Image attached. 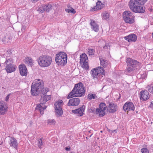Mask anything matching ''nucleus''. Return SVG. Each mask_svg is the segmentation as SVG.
Segmentation results:
<instances>
[{
    "mask_svg": "<svg viewBox=\"0 0 153 153\" xmlns=\"http://www.w3.org/2000/svg\"><path fill=\"white\" fill-rule=\"evenodd\" d=\"M149 91L153 94V84H151L150 85H148L146 88Z\"/></svg>",
    "mask_w": 153,
    "mask_h": 153,
    "instance_id": "obj_35",
    "label": "nucleus"
},
{
    "mask_svg": "<svg viewBox=\"0 0 153 153\" xmlns=\"http://www.w3.org/2000/svg\"><path fill=\"white\" fill-rule=\"evenodd\" d=\"M108 47H109V46H107V45H105L104 47V49H108Z\"/></svg>",
    "mask_w": 153,
    "mask_h": 153,
    "instance_id": "obj_46",
    "label": "nucleus"
},
{
    "mask_svg": "<svg viewBox=\"0 0 153 153\" xmlns=\"http://www.w3.org/2000/svg\"><path fill=\"white\" fill-rule=\"evenodd\" d=\"M109 14L106 11L104 12L102 14V18L103 19L106 20L109 18Z\"/></svg>",
    "mask_w": 153,
    "mask_h": 153,
    "instance_id": "obj_31",
    "label": "nucleus"
},
{
    "mask_svg": "<svg viewBox=\"0 0 153 153\" xmlns=\"http://www.w3.org/2000/svg\"><path fill=\"white\" fill-rule=\"evenodd\" d=\"M85 88L82 82H80L75 84L71 92L68 97L69 99L72 97H80L84 96L85 94Z\"/></svg>",
    "mask_w": 153,
    "mask_h": 153,
    "instance_id": "obj_1",
    "label": "nucleus"
},
{
    "mask_svg": "<svg viewBox=\"0 0 153 153\" xmlns=\"http://www.w3.org/2000/svg\"><path fill=\"white\" fill-rule=\"evenodd\" d=\"M55 109L56 115L60 116L62 114L63 111L62 110L61 107L55 106Z\"/></svg>",
    "mask_w": 153,
    "mask_h": 153,
    "instance_id": "obj_27",
    "label": "nucleus"
},
{
    "mask_svg": "<svg viewBox=\"0 0 153 153\" xmlns=\"http://www.w3.org/2000/svg\"><path fill=\"white\" fill-rule=\"evenodd\" d=\"M88 55L90 56H91L94 55L95 51L92 49H89L88 50Z\"/></svg>",
    "mask_w": 153,
    "mask_h": 153,
    "instance_id": "obj_36",
    "label": "nucleus"
},
{
    "mask_svg": "<svg viewBox=\"0 0 153 153\" xmlns=\"http://www.w3.org/2000/svg\"><path fill=\"white\" fill-rule=\"evenodd\" d=\"M70 153H73V152H71Z\"/></svg>",
    "mask_w": 153,
    "mask_h": 153,
    "instance_id": "obj_51",
    "label": "nucleus"
},
{
    "mask_svg": "<svg viewBox=\"0 0 153 153\" xmlns=\"http://www.w3.org/2000/svg\"><path fill=\"white\" fill-rule=\"evenodd\" d=\"M97 70V68H96L91 70V76L94 79L95 78H97V76L99 74V71Z\"/></svg>",
    "mask_w": 153,
    "mask_h": 153,
    "instance_id": "obj_25",
    "label": "nucleus"
},
{
    "mask_svg": "<svg viewBox=\"0 0 153 153\" xmlns=\"http://www.w3.org/2000/svg\"><path fill=\"white\" fill-rule=\"evenodd\" d=\"M126 62L128 65L135 67H137L138 64V62L137 61L129 58L127 59Z\"/></svg>",
    "mask_w": 153,
    "mask_h": 153,
    "instance_id": "obj_16",
    "label": "nucleus"
},
{
    "mask_svg": "<svg viewBox=\"0 0 153 153\" xmlns=\"http://www.w3.org/2000/svg\"><path fill=\"white\" fill-rule=\"evenodd\" d=\"M24 29H25V28L24 27H22V30H23Z\"/></svg>",
    "mask_w": 153,
    "mask_h": 153,
    "instance_id": "obj_49",
    "label": "nucleus"
},
{
    "mask_svg": "<svg viewBox=\"0 0 153 153\" xmlns=\"http://www.w3.org/2000/svg\"><path fill=\"white\" fill-rule=\"evenodd\" d=\"M91 28L96 32H97L99 30L98 25L93 20H91L90 22Z\"/></svg>",
    "mask_w": 153,
    "mask_h": 153,
    "instance_id": "obj_21",
    "label": "nucleus"
},
{
    "mask_svg": "<svg viewBox=\"0 0 153 153\" xmlns=\"http://www.w3.org/2000/svg\"><path fill=\"white\" fill-rule=\"evenodd\" d=\"M9 97H10V94H8L6 97V99H5V101H8V100H9Z\"/></svg>",
    "mask_w": 153,
    "mask_h": 153,
    "instance_id": "obj_42",
    "label": "nucleus"
},
{
    "mask_svg": "<svg viewBox=\"0 0 153 153\" xmlns=\"http://www.w3.org/2000/svg\"><path fill=\"white\" fill-rule=\"evenodd\" d=\"M67 60V55L64 52H61L56 55L55 57L56 63L60 66H64L66 64Z\"/></svg>",
    "mask_w": 153,
    "mask_h": 153,
    "instance_id": "obj_5",
    "label": "nucleus"
},
{
    "mask_svg": "<svg viewBox=\"0 0 153 153\" xmlns=\"http://www.w3.org/2000/svg\"><path fill=\"white\" fill-rule=\"evenodd\" d=\"M52 9V6L51 4H48L46 5H43L42 7L39 8L38 10L41 13H43L45 11L48 12Z\"/></svg>",
    "mask_w": 153,
    "mask_h": 153,
    "instance_id": "obj_15",
    "label": "nucleus"
},
{
    "mask_svg": "<svg viewBox=\"0 0 153 153\" xmlns=\"http://www.w3.org/2000/svg\"><path fill=\"white\" fill-rule=\"evenodd\" d=\"M51 98L50 95H48L43 94L40 99V103L39 104L37 105L36 107L35 108V111H38L41 115L43 114L44 110L46 109L47 106L43 107V105L44 103L50 100Z\"/></svg>",
    "mask_w": 153,
    "mask_h": 153,
    "instance_id": "obj_3",
    "label": "nucleus"
},
{
    "mask_svg": "<svg viewBox=\"0 0 153 153\" xmlns=\"http://www.w3.org/2000/svg\"><path fill=\"white\" fill-rule=\"evenodd\" d=\"M39 0H31V1H32V2H36Z\"/></svg>",
    "mask_w": 153,
    "mask_h": 153,
    "instance_id": "obj_47",
    "label": "nucleus"
},
{
    "mask_svg": "<svg viewBox=\"0 0 153 153\" xmlns=\"http://www.w3.org/2000/svg\"><path fill=\"white\" fill-rule=\"evenodd\" d=\"M70 9H71L70 10L71 13L74 14L75 13H76V11H75V10L72 7H70Z\"/></svg>",
    "mask_w": 153,
    "mask_h": 153,
    "instance_id": "obj_41",
    "label": "nucleus"
},
{
    "mask_svg": "<svg viewBox=\"0 0 153 153\" xmlns=\"http://www.w3.org/2000/svg\"><path fill=\"white\" fill-rule=\"evenodd\" d=\"M33 61L31 58L30 57H27L25 59V63L28 66L32 67L33 65Z\"/></svg>",
    "mask_w": 153,
    "mask_h": 153,
    "instance_id": "obj_24",
    "label": "nucleus"
},
{
    "mask_svg": "<svg viewBox=\"0 0 153 153\" xmlns=\"http://www.w3.org/2000/svg\"><path fill=\"white\" fill-rule=\"evenodd\" d=\"M123 16L124 21L126 23L131 24L134 22V17L132 13L129 11H125L123 13Z\"/></svg>",
    "mask_w": 153,
    "mask_h": 153,
    "instance_id": "obj_7",
    "label": "nucleus"
},
{
    "mask_svg": "<svg viewBox=\"0 0 153 153\" xmlns=\"http://www.w3.org/2000/svg\"><path fill=\"white\" fill-rule=\"evenodd\" d=\"M100 60L101 65L104 68L107 67L109 64V62L102 58L100 57Z\"/></svg>",
    "mask_w": 153,
    "mask_h": 153,
    "instance_id": "obj_23",
    "label": "nucleus"
},
{
    "mask_svg": "<svg viewBox=\"0 0 153 153\" xmlns=\"http://www.w3.org/2000/svg\"><path fill=\"white\" fill-rule=\"evenodd\" d=\"M38 64L42 67L49 66L52 62V57L49 56L42 55L39 56L36 60Z\"/></svg>",
    "mask_w": 153,
    "mask_h": 153,
    "instance_id": "obj_4",
    "label": "nucleus"
},
{
    "mask_svg": "<svg viewBox=\"0 0 153 153\" xmlns=\"http://www.w3.org/2000/svg\"><path fill=\"white\" fill-rule=\"evenodd\" d=\"M135 67L127 65V67L126 69V71L128 73H131L135 70Z\"/></svg>",
    "mask_w": 153,
    "mask_h": 153,
    "instance_id": "obj_29",
    "label": "nucleus"
},
{
    "mask_svg": "<svg viewBox=\"0 0 153 153\" xmlns=\"http://www.w3.org/2000/svg\"><path fill=\"white\" fill-rule=\"evenodd\" d=\"M96 5L98 10L101 9L104 6V4L101 3V1L99 0H98L96 3Z\"/></svg>",
    "mask_w": 153,
    "mask_h": 153,
    "instance_id": "obj_30",
    "label": "nucleus"
},
{
    "mask_svg": "<svg viewBox=\"0 0 153 153\" xmlns=\"http://www.w3.org/2000/svg\"><path fill=\"white\" fill-rule=\"evenodd\" d=\"M42 138H41L38 139V146L39 147H40L41 146L43 145V143L42 142Z\"/></svg>",
    "mask_w": 153,
    "mask_h": 153,
    "instance_id": "obj_38",
    "label": "nucleus"
},
{
    "mask_svg": "<svg viewBox=\"0 0 153 153\" xmlns=\"http://www.w3.org/2000/svg\"><path fill=\"white\" fill-rule=\"evenodd\" d=\"M149 97V93L147 90H143L140 93V97L141 100L146 101L148 99Z\"/></svg>",
    "mask_w": 153,
    "mask_h": 153,
    "instance_id": "obj_11",
    "label": "nucleus"
},
{
    "mask_svg": "<svg viewBox=\"0 0 153 153\" xmlns=\"http://www.w3.org/2000/svg\"><path fill=\"white\" fill-rule=\"evenodd\" d=\"M147 0H130L129 2V4L131 2L134 3L135 5H141L143 4Z\"/></svg>",
    "mask_w": 153,
    "mask_h": 153,
    "instance_id": "obj_22",
    "label": "nucleus"
},
{
    "mask_svg": "<svg viewBox=\"0 0 153 153\" xmlns=\"http://www.w3.org/2000/svg\"><path fill=\"white\" fill-rule=\"evenodd\" d=\"M80 100L78 98H72L69 100L68 103V106H75L78 105L79 104Z\"/></svg>",
    "mask_w": 153,
    "mask_h": 153,
    "instance_id": "obj_13",
    "label": "nucleus"
},
{
    "mask_svg": "<svg viewBox=\"0 0 153 153\" xmlns=\"http://www.w3.org/2000/svg\"><path fill=\"white\" fill-rule=\"evenodd\" d=\"M101 132H102V131H101Z\"/></svg>",
    "mask_w": 153,
    "mask_h": 153,
    "instance_id": "obj_53",
    "label": "nucleus"
},
{
    "mask_svg": "<svg viewBox=\"0 0 153 153\" xmlns=\"http://www.w3.org/2000/svg\"><path fill=\"white\" fill-rule=\"evenodd\" d=\"M108 110L111 113L114 112L117 110V105L113 103H109L108 107Z\"/></svg>",
    "mask_w": 153,
    "mask_h": 153,
    "instance_id": "obj_20",
    "label": "nucleus"
},
{
    "mask_svg": "<svg viewBox=\"0 0 153 153\" xmlns=\"http://www.w3.org/2000/svg\"><path fill=\"white\" fill-rule=\"evenodd\" d=\"M83 64V67L85 68L86 70L88 69L89 68V66L87 62L86 61L85 62L82 63Z\"/></svg>",
    "mask_w": 153,
    "mask_h": 153,
    "instance_id": "obj_40",
    "label": "nucleus"
},
{
    "mask_svg": "<svg viewBox=\"0 0 153 153\" xmlns=\"http://www.w3.org/2000/svg\"><path fill=\"white\" fill-rule=\"evenodd\" d=\"M80 63H82L87 61L88 60V57L86 54L83 53L80 56Z\"/></svg>",
    "mask_w": 153,
    "mask_h": 153,
    "instance_id": "obj_26",
    "label": "nucleus"
},
{
    "mask_svg": "<svg viewBox=\"0 0 153 153\" xmlns=\"http://www.w3.org/2000/svg\"><path fill=\"white\" fill-rule=\"evenodd\" d=\"M135 107L133 103L131 102H127L124 105L123 108L125 111H134L135 110Z\"/></svg>",
    "mask_w": 153,
    "mask_h": 153,
    "instance_id": "obj_10",
    "label": "nucleus"
},
{
    "mask_svg": "<svg viewBox=\"0 0 153 153\" xmlns=\"http://www.w3.org/2000/svg\"><path fill=\"white\" fill-rule=\"evenodd\" d=\"M85 109V106L84 105L82 106L80 108L74 110H72V112L74 114H76L78 116H82L83 113V112Z\"/></svg>",
    "mask_w": 153,
    "mask_h": 153,
    "instance_id": "obj_17",
    "label": "nucleus"
},
{
    "mask_svg": "<svg viewBox=\"0 0 153 153\" xmlns=\"http://www.w3.org/2000/svg\"><path fill=\"white\" fill-rule=\"evenodd\" d=\"M141 151L142 153H149V150L146 148H143L141 150Z\"/></svg>",
    "mask_w": 153,
    "mask_h": 153,
    "instance_id": "obj_39",
    "label": "nucleus"
},
{
    "mask_svg": "<svg viewBox=\"0 0 153 153\" xmlns=\"http://www.w3.org/2000/svg\"><path fill=\"white\" fill-rule=\"evenodd\" d=\"M106 105L104 103H101L99 105V108H96V114H99L100 117H102L105 114V111L106 110Z\"/></svg>",
    "mask_w": 153,
    "mask_h": 153,
    "instance_id": "obj_9",
    "label": "nucleus"
},
{
    "mask_svg": "<svg viewBox=\"0 0 153 153\" xmlns=\"http://www.w3.org/2000/svg\"><path fill=\"white\" fill-rule=\"evenodd\" d=\"M97 5H96V6H94L92 8V9L94 10V11H95L96 10H98V9H97Z\"/></svg>",
    "mask_w": 153,
    "mask_h": 153,
    "instance_id": "obj_43",
    "label": "nucleus"
},
{
    "mask_svg": "<svg viewBox=\"0 0 153 153\" xmlns=\"http://www.w3.org/2000/svg\"><path fill=\"white\" fill-rule=\"evenodd\" d=\"M8 143L10 146L14 148H16L18 145L17 140L13 137H10Z\"/></svg>",
    "mask_w": 153,
    "mask_h": 153,
    "instance_id": "obj_18",
    "label": "nucleus"
},
{
    "mask_svg": "<svg viewBox=\"0 0 153 153\" xmlns=\"http://www.w3.org/2000/svg\"><path fill=\"white\" fill-rule=\"evenodd\" d=\"M65 149L67 151H69L70 150V147H66L65 148Z\"/></svg>",
    "mask_w": 153,
    "mask_h": 153,
    "instance_id": "obj_45",
    "label": "nucleus"
},
{
    "mask_svg": "<svg viewBox=\"0 0 153 153\" xmlns=\"http://www.w3.org/2000/svg\"><path fill=\"white\" fill-rule=\"evenodd\" d=\"M62 103L63 101L61 100H60L56 102L54 104V105L55 106L61 107Z\"/></svg>",
    "mask_w": 153,
    "mask_h": 153,
    "instance_id": "obj_34",
    "label": "nucleus"
},
{
    "mask_svg": "<svg viewBox=\"0 0 153 153\" xmlns=\"http://www.w3.org/2000/svg\"><path fill=\"white\" fill-rule=\"evenodd\" d=\"M97 70L99 71V74L105 75V71L103 68L102 67H99L97 68Z\"/></svg>",
    "mask_w": 153,
    "mask_h": 153,
    "instance_id": "obj_32",
    "label": "nucleus"
},
{
    "mask_svg": "<svg viewBox=\"0 0 153 153\" xmlns=\"http://www.w3.org/2000/svg\"><path fill=\"white\" fill-rule=\"evenodd\" d=\"M13 60L12 59L6 58V60L4 63L5 66V69L7 73H11L15 71L16 68V65L13 64Z\"/></svg>",
    "mask_w": 153,
    "mask_h": 153,
    "instance_id": "obj_6",
    "label": "nucleus"
},
{
    "mask_svg": "<svg viewBox=\"0 0 153 153\" xmlns=\"http://www.w3.org/2000/svg\"><path fill=\"white\" fill-rule=\"evenodd\" d=\"M67 7L69 8H70V7H71L69 5H67Z\"/></svg>",
    "mask_w": 153,
    "mask_h": 153,
    "instance_id": "obj_48",
    "label": "nucleus"
},
{
    "mask_svg": "<svg viewBox=\"0 0 153 153\" xmlns=\"http://www.w3.org/2000/svg\"><path fill=\"white\" fill-rule=\"evenodd\" d=\"M8 107L3 102H0V114L3 115L7 111Z\"/></svg>",
    "mask_w": 153,
    "mask_h": 153,
    "instance_id": "obj_12",
    "label": "nucleus"
},
{
    "mask_svg": "<svg viewBox=\"0 0 153 153\" xmlns=\"http://www.w3.org/2000/svg\"><path fill=\"white\" fill-rule=\"evenodd\" d=\"M126 40L129 42H135L137 38V36L134 34H131L126 36L124 37Z\"/></svg>",
    "mask_w": 153,
    "mask_h": 153,
    "instance_id": "obj_19",
    "label": "nucleus"
},
{
    "mask_svg": "<svg viewBox=\"0 0 153 153\" xmlns=\"http://www.w3.org/2000/svg\"><path fill=\"white\" fill-rule=\"evenodd\" d=\"M88 98L89 100H91L92 99H95L97 98V97L95 94H89L88 95Z\"/></svg>",
    "mask_w": 153,
    "mask_h": 153,
    "instance_id": "obj_33",
    "label": "nucleus"
},
{
    "mask_svg": "<svg viewBox=\"0 0 153 153\" xmlns=\"http://www.w3.org/2000/svg\"><path fill=\"white\" fill-rule=\"evenodd\" d=\"M129 5L130 9L134 12L143 13L145 11L143 7L140 6V5H135L134 3L131 2Z\"/></svg>",
    "mask_w": 153,
    "mask_h": 153,
    "instance_id": "obj_8",
    "label": "nucleus"
},
{
    "mask_svg": "<svg viewBox=\"0 0 153 153\" xmlns=\"http://www.w3.org/2000/svg\"><path fill=\"white\" fill-rule=\"evenodd\" d=\"M152 102H151V104H153V103H152Z\"/></svg>",
    "mask_w": 153,
    "mask_h": 153,
    "instance_id": "obj_50",
    "label": "nucleus"
},
{
    "mask_svg": "<svg viewBox=\"0 0 153 153\" xmlns=\"http://www.w3.org/2000/svg\"><path fill=\"white\" fill-rule=\"evenodd\" d=\"M152 37H153V33H152Z\"/></svg>",
    "mask_w": 153,
    "mask_h": 153,
    "instance_id": "obj_52",
    "label": "nucleus"
},
{
    "mask_svg": "<svg viewBox=\"0 0 153 153\" xmlns=\"http://www.w3.org/2000/svg\"><path fill=\"white\" fill-rule=\"evenodd\" d=\"M70 10L71 9H65V11L68 12V13H71Z\"/></svg>",
    "mask_w": 153,
    "mask_h": 153,
    "instance_id": "obj_44",
    "label": "nucleus"
},
{
    "mask_svg": "<svg viewBox=\"0 0 153 153\" xmlns=\"http://www.w3.org/2000/svg\"><path fill=\"white\" fill-rule=\"evenodd\" d=\"M43 81L39 79H36L31 85V92L33 96H37L39 94V91L43 86Z\"/></svg>",
    "mask_w": 153,
    "mask_h": 153,
    "instance_id": "obj_2",
    "label": "nucleus"
},
{
    "mask_svg": "<svg viewBox=\"0 0 153 153\" xmlns=\"http://www.w3.org/2000/svg\"><path fill=\"white\" fill-rule=\"evenodd\" d=\"M49 91L48 88H44L42 87L41 89L39 91V94H46Z\"/></svg>",
    "mask_w": 153,
    "mask_h": 153,
    "instance_id": "obj_28",
    "label": "nucleus"
},
{
    "mask_svg": "<svg viewBox=\"0 0 153 153\" xmlns=\"http://www.w3.org/2000/svg\"><path fill=\"white\" fill-rule=\"evenodd\" d=\"M47 123L50 125H54L55 124L56 121L53 119H49L47 120Z\"/></svg>",
    "mask_w": 153,
    "mask_h": 153,
    "instance_id": "obj_37",
    "label": "nucleus"
},
{
    "mask_svg": "<svg viewBox=\"0 0 153 153\" xmlns=\"http://www.w3.org/2000/svg\"><path fill=\"white\" fill-rule=\"evenodd\" d=\"M19 72L22 76H26L27 75V68L24 64L19 65Z\"/></svg>",
    "mask_w": 153,
    "mask_h": 153,
    "instance_id": "obj_14",
    "label": "nucleus"
}]
</instances>
